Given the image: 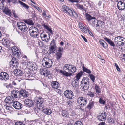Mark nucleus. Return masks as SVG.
Listing matches in <instances>:
<instances>
[{
	"label": "nucleus",
	"instance_id": "f257e3e1",
	"mask_svg": "<svg viewBox=\"0 0 125 125\" xmlns=\"http://www.w3.org/2000/svg\"><path fill=\"white\" fill-rule=\"evenodd\" d=\"M89 80L87 77H84L81 82L80 86L84 91L87 90L89 86Z\"/></svg>",
	"mask_w": 125,
	"mask_h": 125
},
{
	"label": "nucleus",
	"instance_id": "f03ea898",
	"mask_svg": "<svg viewBox=\"0 0 125 125\" xmlns=\"http://www.w3.org/2000/svg\"><path fill=\"white\" fill-rule=\"evenodd\" d=\"M43 99L41 97H36L35 98L34 101L36 103V105L37 107H40L43 108L44 107V101Z\"/></svg>",
	"mask_w": 125,
	"mask_h": 125
},
{
	"label": "nucleus",
	"instance_id": "7ed1b4c3",
	"mask_svg": "<svg viewBox=\"0 0 125 125\" xmlns=\"http://www.w3.org/2000/svg\"><path fill=\"white\" fill-rule=\"evenodd\" d=\"M17 26L18 29L23 32H26L28 29L25 23L24 22H18Z\"/></svg>",
	"mask_w": 125,
	"mask_h": 125
},
{
	"label": "nucleus",
	"instance_id": "20e7f679",
	"mask_svg": "<svg viewBox=\"0 0 125 125\" xmlns=\"http://www.w3.org/2000/svg\"><path fill=\"white\" fill-rule=\"evenodd\" d=\"M87 100L85 98L83 97H80L77 100V103L81 107L85 106L87 104Z\"/></svg>",
	"mask_w": 125,
	"mask_h": 125
},
{
	"label": "nucleus",
	"instance_id": "39448f33",
	"mask_svg": "<svg viewBox=\"0 0 125 125\" xmlns=\"http://www.w3.org/2000/svg\"><path fill=\"white\" fill-rule=\"evenodd\" d=\"M65 96L67 98L72 99L74 96V94L71 90H67L65 91L64 93Z\"/></svg>",
	"mask_w": 125,
	"mask_h": 125
},
{
	"label": "nucleus",
	"instance_id": "423d86ee",
	"mask_svg": "<svg viewBox=\"0 0 125 125\" xmlns=\"http://www.w3.org/2000/svg\"><path fill=\"white\" fill-rule=\"evenodd\" d=\"M115 2H118L117 7L119 10L125 9V4L124 0L121 1L116 0Z\"/></svg>",
	"mask_w": 125,
	"mask_h": 125
},
{
	"label": "nucleus",
	"instance_id": "0eeeda50",
	"mask_svg": "<svg viewBox=\"0 0 125 125\" xmlns=\"http://www.w3.org/2000/svg\"><path fill=\"white\" fill-rule=\"evenodd\" d=\"M11 96L15 98H20L21 97V92L18 90H14L11 91Z\"/></svg>",
	"mask_w": 125,
	"mask_h": 125
},
{
	"label": "nucleus",
	"instance_id": "6e6552de",
	"mask_svg": "<svg viewBox=\"0 0 125 125\" xmlns=\"http://www.w3.org/2000/svg\"><path fill=\"white\" fill-rule=\"evenodd\" d=\"M107 114L106 112H104L101 114L100 115L97 116L98 119L100 121H105L106 118Z\"/></svg>",
	"mask_w": 125,
	"mask_h": 125
},
{
	"label": "nucleus",
	"instance_id": "1a4fd4ad",
	"mask_svg": "<svg viewBox=\"0 0 125 125\" xmlns=\"http://www.w3.org/2000/svg\"><path fill=\"white\" fill-rule=\"evenodd\" d=\"M13 106L16 109L19 110L22 107V104L19 102L15 101L13 103Z\"/></svg>",
	"mask_w": 125,
	"mask_h": 125
},
{
	"label": "nucleus",
	"instance_id": "9d476101",
	"mask_svg": "<svg viewBox=\"0 0 125 125\" xmlns=\"http://www.w3.org/2000/svg\"><path fill=\"white\" fill-rule=\"evenodd\" d=\"M9 78V76L6 73L2 72L0 73V79L6 81Z\"/></svg>",
	"mask_w": 125,
	"mask_h": 125
},
{
	"label": "nucleus",
	"instance_id": "9b49d317",
	"mask_svg": "<svg viewBox=\"0 0 125 125\" xmlns=\"http://www.w3.org/2000/svg\"><path fill=\"white\" fill-rule=\"evenodd\" d=\"M2 11L6 15L11 16L12 15L11 11L6 7H4L3 6Z\"/></svg>",
	"mask_w": 125,
	"mask_h": 125
},
{
	"label": "nucleus",
	"instance_id": "f8f14e48",
	"mask_svg": "<svg viewBox=\"0 0 125 125\" xmlns=\"http://www.w3.org/2000/svg\"><path fill=\"white\" fill-rule=\"evenodd\" d=\"M16 47L14 46L12 48V51L13 54L14 56H17L19 57L21 53V52L19 50L16 48L17 49H15Z\"/></svg>",
	"mask_w": 125,
	"mask_h": 125
},
{
	"label": "nucleus",
	"instance_id": "ddd939ff",
	"mask_svg": "<svg viewBox=\"0 0 125 125\" xmlns=\"http://www.w3.org/2000/svg\"><path fill=\"white\" fill-rule=\"evenodd\" d=\"M67 14L71 16H74L75 17H78V15L73 10H71L70 8Z\"/></svg>",
	"mask_w": 125,
	"mask_h": 125
},
{
	"label": "nucleus",
	"instance_id": "4468645a",
	"mask_svg": "<svg viewBox=\"0 0 125 125\" xmlns=\"http://www.w3.org/2000/svg\"><path fill=\"white\" fill-rule=\"evenodd\" d=\"M66 70H68L69 72H72V73H73L76 71L77 69L76 67L72 65H69L68 67Z\"/></svg>",
	"mask_w": 125,
	"mask_h": 125
},
{
	"label": "nucleus",
	"instance_id": "2eb2a0df",
	"mask_svg": "<svg viewBox=\"0 0 125 125\" xmlns=\"http://www.w3.org/2000/svg\"><path fill=\"white\" fill-rule=\"evenodd\" d=\"M30 35L32 37L36 38L38 35V30H32L29 32Z\"/></svg>",
	"mask_w": 125,
	"mask_h": 125
},
{
	"label": "nucleus",
	"instance_id": "dca6fc26",
	"mask_svg": "<svg viewBox=\"0 0 125 125\" xmlns=\"http://www.w3.org/2000/svg\"><path fill=\"white\" fill-rule=\"evenodd\" d=\"M2 43L5 46L8 47L10 46V42L8 39L3 38L2 41Z\"/></svg>",
	"mask_w": 125,
	"mask_h": 125
},
{
	"label": "nucleus",
	"instance_id": "f3484780",
	"mask_svg": "<svg viewBox=\"0 0 125 125\" xmlns=\"http://www.w3.org/2000/svg\"><path fill=\"white\" fill-rule=\"evenodd\" d=\"M13 96H8L4 100V102L10 104L13 102Z\"/></svg>",
	"mask_w": 125,
	"mask_h": 125
},
{
	"label": "nucleus",
	"instance_id": "a211bd4d",
	"mask_svg": "<svg viewBox=\"0 0 125 125\" xmlns=\"http://www.w3.org/2000/svg\"><path fill=\"white\" fill-rule=\"evenodd\" d=\"M25 101L26 102V104L29 107H31L33 105V103L32 100L30 99H26Z\"/></svg>",
	"mask_w": 125,
	"mask_h": 125
},
{
	"label": "nucleus",
	"instance_id": "6ab92c4d",
	"mask_svg": "<svg viewBox=\"0 0 125 125\" xmlns=\"http://www.w3.org/2000/svg\"><path fill=\"white\" fill-rule=\"evenodd\" d=\"M10 62L11 64H12L14 67L16 66L18 64H19V63H18L17 59L15 58H13Z\"/></svg>",
	"mask_w": 125,
	"mask_h": 125
},
{
	"label": "nucleus",
	"instance_id": "aec40b11",
	"mask_svg": "<svg viewBox=\"0 0 125 125\" xmlns=\"http://www.w3.org/2000/svg\"><path fill=\"white\" fill-rule=\"evenodd\" d=\"M125 44V38H123L122 39L120 40L118 42L117 44H116L117 46H123Z\"/></svg>",
	"mask_w": 125,
	"mask_h": 125
},
{
	"label": "nucleus",
	"instance_id": "412c9836",
	"mask_svg": "<svg viewBox=\"0 0 125 125\" xmlns=\"http://www.w3.org/2000/svg\"><path fill=\"white\" fill-rule=\"evenodd\" d=\"M45 66L47 68L51 67L53 64V62L51 59H49L48 61H46L45 62Z\"/></svg>",
	"mask_w": 125,
	"mask_h": 125
},
{
	"label": "nucleus",
	"instance_id": "4be33fe9",
	"mask_svg": "<svg viewBox=\"0 0 125 125\" xmlns=\"http://www.w3.org/2000/svg\"><path fill=\"white\" fill-rule=\"evenodd\" d=\"M59 83L57 81H53L52 82L51 86L53 88L57 89L58 88Z\"/></svg>",
	"mask_w": 125,
	"mask_h": 125
},
{
	"label": "nucleus",
	"instance_id": "5701e85b",
	"mask_svg": "<svg viewBox=\"0 0 125 125\" xmlns=\"http://www.w3.org/2000/svg\"><path fill=\"white\" fill-rule=\"evenodd\" d=\"M99 42L100 44L104 48L106 49L108 46V45L106 42L104 40L101 39L99 41Z\"/></svg>",
	"mask_w": 125,
	"mask_h": 125
},
{
	"label": "nucleus",
	"instance_id": "b1692460",
	"mask_svg": "<svg viewBox=\"0 0 125 125\" xmlns=\"http://www.w3.org/2000/svg\"><path fill=\"white\" fill-rule=\"evenodd\" d=\"M104 40L106 41L111 46H112L114 48L115 46V45L114 43L110 39L108 38L107 37L104 38Z\"/></svg>",
	"mask_w": 125,
	"mask_h": 125
},
{
	"label": "nucleus",
	"instance_id": "393cba45",
	"mask_svg": "<svg viewBox=\"0 0 125 125\" xmlns=\"http://www.w3.org/2000/svg\"><path fill=\"white\" fill-rule=\"evenodd\" d=\"M21 97V96H23L24 97H27L29 95L28 92H27L25 91L21 90L20 91Z\"/></svg>",
	"mask_w": 125,
	"mask_h": 125
},
{
	"label": "nucleus",
	"instance_id": "a878e982",
	"mask_svg": "<svg viewBox=\"0 0 125 125\" xmlns=\"http://www.w3.org/2000/svg\"><path fill=\"white\" fill-rule=\"evenodd\" d=\"M75 6L78 9L81 10L82 11H86V9L82 5H81L78 4H76Z\"/></svg>",
	"mask_w": 125,
	"mask_h": 125
},
{
	"label": "nucleus",
	"instance_id": "bb28decb",
	"mask_svg": "<svg viewBox=\"0 0 125 125\" xmlns=\"http://www.w3.org/2000/svg\"><path fill=\"white\" fill-rule=\"evenodd\" d=\"M17 71H16V73H15V74H16V75L18 76H21L24 73L20 69L16 70Z\"/></svg>",
	"mask_w": 125,
	"mask_h": 125
},
{
	"label": "nucleus",
	"instance_id": "cd10ccee",
	"mask_svg": "<svg viewBox=\"0 0 125 125\" xmlns=\"http://www.w3.org/2000/svg\"><path fill=\"white\" fill-rule=\"evenodd\" d=\"M69 8L67 6L64 5L62 8V10L64 13H67Z\"/></svg>",
	"mask_w": 125,
	"mask_h": 125
},
{
	"label": "nucleus",
	"instance_id": "c85d7f7f",
	"mask_svg": "<svg viewBox=\"0 0 125 125\" xmlns=\"http://www.w3.org/2000/svg\"><path fill=\"white\" fill-rule=\"evenodd\" d=\"M123 37L121 36H118L116 37L114 39V42L116 45L119 41L122 39L123 38Z\"/></svg>",
	"mask_w": 125,
	"mask_h": 125
},
{
	"label": "nucleus",
	"instance_id": "c756f323",
	"mask_svg": "<svg viewBox=\"0 0 125 125\" xmlns=\"http://www.w3.org/2000/svg\"><path fill=\"white\" fill-rule=\"evenodd\" d=\"M43 112L47 115H49L52 113L51 110L49 109H44L42 110Z\"/></svg>",
	"mask_w": 125,
	"mask_h": 125
},
{
	"label": "nucleus",
	"instance_id": "7c9ffc66",
	"mask_svg": "<svg viewBox=\"0 0 125 125\" xmlns=\"http://www.w3.org/2000/svg\"><path fill=\"white\" fill-rule=\"evenodd\" d=\"M18 2L20 5H22L23 7L25 8L26 9H27L29 8V6L23 2L19 0Z\"/></svg>",
	"mask_w": 125,
	"mask_h": 125
},
{
	"label": "nucleus",
	"instance_id": "2f4dec72",
	"mask_svg": "<svg viewBox=\"0 0 125 125\" xmlns=\"http://www.w3.org/2000/svg\"><path fill=\"white\" fill-rule=\"evenodd\" d=\"M94 103L92 101L90 102L88 105L87 106L86 108L88 109H90L94 106Z\"/></svg>",
	"mask_w": 125,
	"mask_h": 125
},
{
	"label": "nucleus",
	"instance_id": "473e14b6",
	"mask_svg": "<svg viewBox=\"0 0 125 125\" xmlns=\"http://www.w3.org/2000/svg\"><path fill=\"white\" fill-rule=\"evenodd\" d=\"M83 71H81L76 76V80H78L81 76L83 75Z\"/></svg>",
	"mask_w": 125,
	"mask_h": 125
},
{
	"label": "nucleus",
	"instance_id": "72a5a7b5",
	"mask_svg": "<svg viewBox=\"0 0 125 125\" xmlns=\"http://www.w3.org/2000/svg\"><path fill=\"white\" fill-rule=\"evenodd\" d=\"M86 19L88 21H90L91 19H94L95 18L94 17H92L88 13L86 14Z\"/></svg>",
	"mask_w": 125,
	"mask_h": 125
},
{
	"label": "nucleus",
	"instance_id": "f704fd0d",
	"mask_svg": "<svg viewBox=\"0 0 125 125\" xmlns=\"http://www.w3.org/2000/svg\"><path fill=\"white\" fill-rule=\"evenodd\" d=\"M82 68L83 72H86L88 74L90 73H91V71L90 70L85 67L84 66H82Z\"/></svg>",
	"mask_w": 125,
	"mask_h": 125
},
{
	"label": "nucleus",
	"instance_id": "c9c22d12",
	"mask_svg": "<svg viewBox=\"0 0 125 125\" xmlns=\"http://www.w3.org/2000/svg\"><path fill=\"white\" fill-rule=\"evenodd\" d=\"M78 80H75L73 82L72 85L73 87H77L78 86Z\"/></svg>",
	"mask_w": 125,
	"mask_h": 125
},
{
	"label": "nucleus",
	"instance_id": "e433bc0d",
	"mask_svg": "<svg viewBox=\"0 0 125 125\" xmlns=\"http://www.w3.org/2000/svg\"><path fill=\"white\" fill-rule=\"evenodd\" d=\"M95 89L96 91V92L98 94L100 93L101 91L99 86L97 85H95Z\"/></svg>",
	"mask_w": 125,
	"mask_h": 125
},
{
	"label": "nucleus",
	"instance_id": "4c0bfd02",
	"mask_svg": "<svg viewBox=\"0 0 125 125\" xmlns=\"http://www.w3.org/2000/svg\"><path fill=\"white\" fill-rule=\"evenodd\" d=\"M15 125H25L24 123L22 121H18L15 123Z\"/></svg>",
	"mask_w": 125,
	"mask_h": 125
},
{
	"label": "nucleus",
	"instance_id": "58836bf2",
	"mask_svg": "<svg viewBox=\"0 0 125 125\" xmlns=\"http://www.w3.org/2000/svg\"><path fill=\"white\" fill-rule=\"evenodd\" d=\"M46 68H44L42 69L40 72L41 74L42 75H43L44 76H46V71L47 70Z\"/></svg>",
	"mask_w": 125,
	"mask_h": 125
},
{
	"label": "nucleus",
	"instance_id": "ea45409f",
	"mask_svg": "<svg viewBox=\"0 0 125 125\" xmlns=\"http://www.w3.org/2000/svg\"><path fill=\"white\" fill-rule=\"evenodd\" d=\"M62 53L57 52L56 54V59L57 60H58L61 57Z\"/></svg>",
	"mask_w": 125,
	"mask_h": 125
},
{
	"label": "nucleus",
	"instance_id": "a19ab883",
	"mask_svg": "<svg viewBox=\"0 0 125 125\" xmlns=\"http://www.w3.org/2000/svg\"><path fill=\"white\" fill-rule=\"evenodd\" d=\"M98 20L96 19L93 21L92 22V25L93 27H94L97 28V23Z\"/></svg>",
	"mask_w": 125,
	"mask_h": 125
},
{
	"label": "nucleus",
	"instance_id": "79ce46f5",
	"mask_svg": "<svg viewBox=\"0 0 125 125\" xmlns=\"http://www.w3.org/2000/svg\"><path fill=\"white\" fill-rule=\"evenodd\" d=\"M97 23V27H99V28H99L100 27L102 26V25H103V23L102 22L99 20H98Z\"/></svg>",
	"mask_w": 125,
	"mask_h": 125
},
{
	"label": "nucleus",
	"instance_id": "37998d69",
	"mask_svg": "<svg viewBox=\"0 0 125 125\" xmlns=\"http://www.w3.org/2000/svg\"><path fill=\"white\" fill-rule=\"evenodd\" d=\"M108 122L109 123L112 124L114 123L115 121L113 118L111 117H109L108 119Z\"/></svg>",
	"mask_w": 125,
	"mask_h": 125
},
{
	"label": "nucleus",
	"instance_id": "c03bdc74",
	"mask_svg": "<svg viewBox=\"0 0 125 125\" xmlns=\"http://www.w3.org/2000/svg\"><path fill=\"white\" fill-rule=\"evenodd\" d=\"M56 46H50L49 47V50L50 51L52 52H53L54 53L55 51V49Z\"/></svg>",
	"mask_w": 125,
	"mask_h": 125
},
{
	"label": "nucleus",
	"instance_id": "a18cd8bd",
	"mask_svg": "<svg viewBox=\"0 0 125 125\" xmlns=\"http://www.w3.org/2000/svg\"><path fill=\"white\" fill-rule=\"evenodd\" d=\"M61 114L63 116H65L68 115V113L66 110H63L62 111Z\"/></svg>",
	"mask_w": 125,
	"mask_h": 125
},
{
	"label": "nucleus",
	"instance_id": "49530a36",
	"mask_svg": "<svg viewBox=\"0 0 125 125\" xmlns=\"http://www.w3.org/2000/svg\"><path fill=\"white\" fill-rule=\"evenodd\" d=\"M40 37L41 38H42V39L43 41H46V39H42V38H46L47 37V35L45 34H43L42 33L40 35Z\"/></svg>",
	"mask_w": 125,
	"mask_h": 125
},
{
	"label": "nucleus",
	"instance_id": "de8ad7c7",
	"mask_svg": "<svg viewBox=\"0 0 125 125\" xmlns=\"http://www.w3.org/2000/svg\"><path fill=\"white\" fill-rule=\"evenodd\" d=\"M7 2L10 3L11 2H12L14 4L17 3L18 0H7Z\"/></svg>",
	"mask_w": 125,
	"mask_h": 125
},
{
	"label": "nucleus",
	"instance_id": "09e8293b",
	"mask_svg": "<svg viewBox=\"0 0 125 125\" xmlns=\"http://www.w3.org/2000/svg\"><path fill=\"white\" fill-rule=\"evenodd\" d=\"M38 30L37 28L34 27L32 26L30 28L29 30V32L31 31H32V30Z\"/></svg>",
	"mask_w": 125,
	"mask_h": 125
},
{
	"label": "nucleus",
	"instance_id": "8fccbe9b",
	"mask_svg": "<svg viewBox=\"0 0 125 125\" xmlns=\"http://www.w3.org/2000/svg\"><path fill=\"white\" fill-rule=\"evenodd\" d=\"M50 46H56L54 39H53L51 41L50 43Z\"/></svg>",
	"mask_w": 125,
	"mask_h": 125
},
{
	"label": "nucleus",
	"instance_id": "3c124183",
	"mask_svg": "<svg viewBox=\"0 0 125 125\" xmlns=\"http://www.w3.org/2000/svg\"><path fill=\"white\" fill-rule=\"evenodd\" d=\"M74 125H83V124L81 121H77L75 123Z\"/></svg>",
	"mask_w": 125,
	"mask_h": 125
},
{
	"label": "nucleus",
	"instance_id": "603ef678",
	"mask_svg": "<svg viewBox=\"0 0 125 125\" xmlns=\"http://www.w3.org/2000/svg\"><path fill=\"white\" fill-rule=\"evenodd\" d=\"M89 76L93 82H94L95 77V76L92 74H90Z\"/></svg>",
	"mask_w": 125,
	"mask_h": 125
},
{
	"label": "nucleus",
	"instance_id": "864d4df0",
	"mask_svg": "<svg viewBox=\"0 0 125 125\" xmlns=\"http://www.w3.org/2000/svg\"><path fill=\"white\" fill-rule=\"evenodd\" d=\"M66 70V69L65 70V72L64 74V75L65 76L67 77L70 76H71L72 74V73H69L68 72H66L65 71V70Z\"/></svg>",
	"mask_w": 125,
	"mask_h": 125
},
{
	"label": "nucleus",
	"instance_id": "5fc2aeb1",
	"mask_svg": "<svg viewBox=\"0 0 125 125\" xmlns=\"http://www.w3.org/2000/svg\"><path fill=\"white\" fill-rule=\"evenodd\" d=\"M80 28L82 29V31L83 33H86L87 32V31L86 28L81 26V28Z\"/></svg>",
	"mask_w": 125,
	"mask_h": 125
},
{
	"label": "nucleus",
	"instance_id": "6e6d98bb",
	"mask_svg": "<svg viewBox=\"0 0 125 125\" xmlns=\"http://www.w3.org/2000/svg\"><path fill=\"white\" fill-rule=\"evenodd\" d=\"M99 102L100 104H104L105 103V101L102 99L101 98H100L99 100Z\"/></svg>",
	"mask_w": 125,
	"mask_h": 125
},
{
	"label": "nucleus",
	"instance_id": "4d7b16f0",
	"mask_svg": "<svg viewBox=\"0 0 125 125\" xmlns=\"http://www.w3.org/2000/svg\"><path fill=\"white\" fill-rule=\"evenodd\" d=\"M6 84H7V83H5L4 84V86H6V88L7 89L11 88L12 87L11 84L10 83L8 85H6Z\"/></svg>",
	"mask_w": 125,
	"mask_h": 125
},
{
	"label": "nucleus",
	"instance_id": "13d9d810",
	"mask_svg": "<svg viewBox=\"0 0 125 125\" xmlns=\"http://www.w3.org/2000/svg\"><path fill=\"white\" fill-rule=\"evenodd\" d=\"M114 65L115 66L116 69L118 71H120V70L117 64L115 63Z\"/></svg>",
	"mask_w": 125,
	"mask_h": 125
},
{
	"label": "nucleus",
	"instance_id": "bf43d9fd",
	"mask_svg": "<svg viewBox=\"0 0 125 125\" xmlns=\"http://www.w3.org/2000/svg\"><path fill=\"white\" fill-rule=\"evenodd\" d=\"M63 52V48L59 47L58 48V52L62 53Z\"/></svg>",
	"mask_w": 125,
	"mask_h": 125
},
{
	"label": "nucleus",
	"instance_id": "052dcab7",
	"mask_svg": "<svg viewBox=\"0 0 125 125\" xmlns=\"http://www.w3.org/2000/svg\"><path fill=\"white\" fill-rule=\"evenodd\" d=\"M34 7L39 12H41L42 11V10L39 7L36 6H34Z\"/></svg>",
	"mask_w": 125,
	"mask_h": 125
},
{
	"label": "nucleus",
	"instance_id": "680f3d73",
	"mask_svg": "<svg viewBox=\"0 0 125 125\" xmlns=\"http://www.w3.org/2000/svg\"><path fill=\"white\" fill-rule=\"evenodd\" d=\"M43 26L44 27V28L47 30L49 28V27L47 25H45V24H43Z\"/></svg>",
	"mask_w": 125,
	"mask_h": 125
},
{
	"label": "nucleus",
	"instance_id": "e2e57ef3",
	"mask_svg": "<svg viewBox=\"0 0 125 125\" xmlns=\"http://www.w3.org/2000/svg\"><path fill=\"white\" fill-rule=\"evenodd\" d=\"M88 95L91 97H93L94 96V93L90 92V93L88 94Z\"/></svg>",
	"mask_w": 125,
	"mask_h": 125
},
{
	"label": "nucleus",
	"instance_id": "0e129e2a",
	"mask_svg": "<svg viewBox=\"0 0 125 125\" xmlns=\"http://www.w3.org/2000/svg\"><path fill=\"white\" fill-rule=\"evenodd\" d=\"M50 75V71L49 70H48L47 69V70L46 71V76L48 75Z\"/></svg>",
	"mask_w": 125,
	"mask_h": 125
},
{
	"label": "nucleus",
	"instance_id": "69168bd1",
	"mask_svg": "<svg viewBox=\"0 0 125 125\" xmlns=\"http://www.w3.org/2000/svg\"><path fill=\"white\" fill-rule=\"evenodd\" d=\"M68 0L70 2H78V0Z\"/></svg>",
	"mask_w": 125,
	"mask_h": 125
},
{
	"label": "nucleus",
	"instance_id": "338daca9",
	"mask_svg": "<svg viewBox=\"0 0 125 125\" xmlns=\"http://www.w3.org/2000/svg\"><path fill=\"white\" fill-rule=\"evenodd\" d=\"M28 25H34V23H33V21L32 20H29Z\"/></svg>",
	"mask_w": 125,
	"mask_h": 125
},
{
	"label": "nucleus",
	"instance_id": "774afa93",
	"mask_svg": "<svg viewBox=\"0 0 125 125\" xmlns=\"http://www.w3.org/2000/svg\"><path fill=\"white\" fill-rule=\"evenodd\" d=\"M105 124V122H102L99 123L98 125H104Z\"/></svg>",
	"mask_w": 125,
	"mask_h": 125
}]
</instances>
